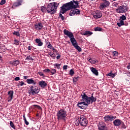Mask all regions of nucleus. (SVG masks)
<instances>
[{
    "mask_svg": "<svg viewBox=\"0 0 130 130\" xmlns=\"http://www.w3.org/2000/svg\"><path fill=\"white\" fill-rule=\"evenodd\" d=\"M79 3H80V1L73 0L70 2L63 4L60 7V13L59 15V18L61 19L62 21H63L64 20V16H63L61 14H66L68 11L73 10V9H79L80 8Z\"/></svg>",
    "mask_w": 130,
    "mask_h": 130,
    "instance_id": "f257e3e1",
    "label": "nucleus"
},
{
    "mask_svg": "<svg viewBox=\"0 0 130 130\" xmlns=\"http://www.w3.org/2000/svg\"><path fill=\"white\" fill-rule=\"evenodd\" d=\"M94 93H92L91 96H88L85 93L81 94V101L82 102L78 103L77 106L79 107L80 109H85V106L88 107L90 104H92L93 102H96L97 99L94 96Z\"/></svg>",
    "mask_w": 130,
    "mask_h": 130,
    "instance_id": "f03ea898",
    "label": "nucleus"
},
{
    "mask_svg": "<svg viewBox=\"0 0 130 130\" xmlns=\"http://www.w3.org/2000/svg\"><path fill=\"white\" fill-rule=\"evenodd\" d=\"M63 33L64 35H66L68 36V37H69V38L70 39V41L73 46H74V47H75V48L77 49L78 51L81 52V51H82V48H81V47L78 45V42H77V40H76V39H75V37H74V34L73 32L65 29L63 30Z\"/></svg>",
    "mask_w": 130,
    "mask_h": 130,
    "instance_id": "7ed1b4c3",
    "label": "nucleus"
},
{
    "mask_svg": "<svg viewBox=\"0 0 130 130\" xmlns=\"http://www.w3.org/2000/svg\"><path fill=\"white\" fill-rule=\"evenodd\" d=\"M59 5V3L56 2H53L49 4L47 7V13H49L52 15L55 14V13H56L57 7H58Z\"/></svg>",
    "mask_w": 130,
    "mask_h": 130,
    "instance_id": "20e7f679",
    "label": "nucleus"
},
{
    "mask_svg": "<svg viewBox=\"0 0 130 130\" xmlns=\"http://www.w3.org/2000/svg\"><path fill=\"white\" fill-rule=\"evenodd\" d=\"M56 116L57 119L58 120L66 121L67 120V116H68V111L64 109H61L57 111Z\"/></svg>",
    "mask_w": 130,
    "mask_h": 130,
    "instance_id": "39448f33",
    "label": "nucleus"
},
{
    "mask_svg": "<svg viewBox=\"0 0 130 130\" xmlns=\"http://www.w3.org/2000/svg\"><path fill=\"white\" fill-rule=\"evenodd\" d=\"M110 5V2L108 0H101V3L100 4L99 8L100 10L102 11L103 10H104V9L108 8Z\"/></svg>",
    "mask_w": 130,
    "mask_h": 130,
    "instance_id": "423d86ee",
    "label": "nucleus"
},
{
    "mask_svg": "<svg viewBox=\"0 0 130 130\" xmlns=\"http://www.w3.org/2000/svg\"><path fill=\"white\" fill-rule=\"evenodd\" d=\"M78 121L81 126H87L88 125V119L84 115H81L78 118Z\"/></svg>",
    "mask_w": 130,
    "mask_h": 130,
    "instance_id": "0eeeda50",
    "label": "nucleus"
},
{
    "mask_svg": "<svg viewBox=\"0 0 130 130\" xmlns=\"http://www.w3.org/2000/svg\"><path fill=\"white\" fill-rule=\"evenodd\" d=\"M39 91H40V89H39L38 87L31 85L29 86L28 93L30 95H35V94H38V93H39Z\"/></svg>",
    "mask_w": 130,
    "mask_h": 130,
    "instance_id": "6e6552de",
    "label": "nucleus"
},
{
    "mask_svg": "<svg viewBox=\"0 0 130 130\" xmlns=\"http://www.w3.org/2000/svg\"><path fill=\"white\" fill-rule=\"evenodd\" d=\"M127 11V8L126 6L122 5L121 6H119L116 9V13H118L119 14H124L126 13Z\"/></svg>",
    "mask_w": 130,
    "mask_h": 130,
    "instance_id": "1a4fd4ad",
    "label": "nucleus"
},
{
    "mask_svg": "<svg viewBox=\"0 0 130 130\" xmlns=\"http://www.w3.org/2000/svg\"><path fill=\"white\" fill-rule=\"evenodd\" d=\"M105 122H109L113 121L114 119H116V116H113L111 115H105L104 117Z\"/></svg>",
    "mask_w": 130,
    "mask_h": 130,
    "instance_id": "9d476101",
    "label": "nucleus"
},
{
    "mask_svg": "<svg viewBox=\"0 0 130 130\" xmlns=\"http://www.w3.org/2000/svg\"><path fill=\"white\" fill-rule=\"evenodd\" d=\"M99 130H107L108 128L106 126V124L104 122H100L98 125Z\"/></svg>",
    "mask_w": 130,
    "mask_h": 130,
    "instance_id": "9b49d317",
    "label": "nucleus"
},
{
    "mask_svg": "<svg viewBox=\"0 0 130 130\" xmlns=\"http://www.w3.org/2000/svg\"><path fill=\"white\" fill-rule=\"evenodd\" d=\"M93 16L95 19H99L102 17V12L99 10H96L93 12Z\"/></svg>",
    "mask_w": 130,
    "mask_h": 130,
    "instance_id": "f8f14e48",
    "label": "nucleus"
},
{
    "mask_svg": "<svg viewBox=\"0 0 130 130\" xmlns=\"http://www.w3.org/2000/svg\"><path fill=\"white\" fill-rule=\"evenodd\" d=\"M8 102H11L12 100H13V98H14V91L10 90L8 92Z\"/></svg>",
    "mask_w": 130,
    "mask_h": 130,
    "instance_id": "ddd939ff",
    "label": "nucleus"
},
{
    "mask_svg": "<svg viewBox=\"0 0 130 130\" xmlns=\"http://www.w3.org/2000/svg\"><path fill=\"white\" fill-rule=\"evenodd\" d=\"M42 28H43V24H42L41 22L36 23L35 24V29L38 30V31H40Z\"/></svg>",
    "mask_w": 130,
    "mask_h": 130,
    "instance_id": "4468645a",
    "label": "nucleus"
},
{
    "mask_svg": "<svg viewBox=\"0 0 130 130\" xmlns=\"http://www.w3.org/2000/svg\"><path fill=\"white\" fill-rule=\"evenodd\" d=\"M122 121L119 119H116L114 120L113 123L115 126H119L122 123Z\"/></svg>",
    "mask_w": 130,
    "mask_h": 130,
    "instance_id": "2eb2a0df",
    "label": "nucleus"
},
{
    "mask_svg": "<svg viewBox=\"0 0 130 130\" xmlns=\"http://www.w3.org/2000/svg\"><path fill=\"white\" fill-rule=\"evenodd\" d=\"M23 1L24 0H17V2L14 3L13 4L14 7L17 8L18 7H20V6H22Z\"/></svg>",
    "mask_w": 130,
    "mask_h": 130,
    "instance_id": "dca6fc26",
    "label": "nucleus"
},
{
    "mask_svg": "<svg viewBox=\"0 0 130 130\" xmlns=\"http://www.w3.org/2000/svg\"><path fill=\"white\" fill-rule=\"evenodd\" d=\"M39 85L41 88L44 89V88L47 86V83H46L45 81L42 80L39 82Z\"/></svg>",
    "mask_w": 130,
    "mask_h": 130,
    "instance_id": "f3484780",
    "label": "nucleus"
},
{
    "mask_svg": "<svg viewBox=\"0 0 130 130\" xmlns=\"http://www.w3.org/2000/svg\"><path fill=\"white\" fill-rule=\"evenodd\" d=\"M26 83H27V84L31 85H36V81H34V80H33V78H30V79H27L26 80Z\"/></svg>",
    "mask_w": 130,
    "mask_h": 130,
    "instance_id": "a211bd4d",
    "label": "nucleus"
},
{
    "mask_svg": "<svg viewBox=\"0 0 130 130\" xmlns=\"http://www.w3.org/2000/svg\"><path fill=\"white\" fill-rule=\"evenodd\" d=\"M90 71H91V72H92V73L93 74V75H95V76L99 75V73L98 72V70H97V69H96V68L91 67Z\"/></svg>",
    "mask_w": 130,
    "mask_h": 130,
    "instance_id": "6ab92c4d",
    "label": "nucleus"
},
{
    "mask_svg": "<svg viewBox=\"0 0 130 130\" xmlns=\"http://www.w3.org/2000/svg\"><path fill=\"white\" fill-rule=\"evenodd\" d=\"M35 42L38 44V46H42V45H43V43L41 42L40 39H36L35 40Z\"/></svg>",
    "mask_w": 130,
    "mask_h": 130,
    "instance_id": "aec40b11",
    "label": "nucleus"
},
{
    "mask_svg": "<svg viewBox=\"0 0 130 130\" xmlns=\"http://www.w3.org/2000/svg\"><path fill=\"white\" fill-rule=\"evenodd\" d=\"M10 63L11 64H12L13 67H16L18 64H20V61L18 60H16L15 61H11Z\"/></svg>",
    "mask_w": 130,
    "mask_h": 130,
    "instance_id": "412c9836",
    "label": "nucleus"
},
{
    "mask_svg": "<svg viewBox=\"0 0 130 130\" xmlns=\"http://www.w3.org/2000/svg\"><path fill=\"white\" fill-rule=\"evenodd\" d=\"M88 61H89V62H90V63L95 64V63H96V62H97V60L96 59H92L91 58H90V59H88Z\"/></svg>",
    "mask_w": 130,
    "mask_h": 130,
    "instance_id": "4be33fe9",
    "label": "nucleus"
},
{
    "mask_svg": "<svg viewBox=\"0 0 130 130\" xmlns=\"http://www.w3.org/2000/svg\"><path fill=\"white\" fill-rule=\"evenodd\" d=\"M117 26L118 27H121V26H124V21L122 20H120L119 22L117 23Z\"/></svg>",
    "mask_w": 130,
    "mask_h": 130,
    "instance_id": "5701e85b",
    "label": "nucleus"
},
{
    "mask_svg": "<svg viewBox=\"0 0 130 130\" xmlns=\"http://www.w3.org/2000/svg\"><path fill=\"white\" fill-rule=\"evenodd\" d=\"M24 85L26 86V83H24L23 81H19V83L17 84V87H23Z\"/></svg>",
    "mask_w": 130,
    "mask_h": 130,
    "instance_id": "b1692460",
    "label": "nucleus"
},
{
    "mask_svg": "<svg viewBox=\"0 0 130 130\" xmlns=\"http://www.w3.org/2000/svg\"><path fill=\"white\" fill-rule=\"evenodd\" d=\"M74 13L75 15H80L81 14V10L74 8Z\"/></svg>",
    "mask_w": 130,
    "mask_h": 130,
    "instance_id": "393cba45",
    "label": "nucleus"
},
{
    "mask_svg": "<svg viewBox=\"0 0 130 130\" xmlns=\"http://www.w3.org/2000/svg\"><path fill=\"white\" fill-rule=\"evenodd\" d=\"M41 11L43 13H46V12H47V7H45L44 6H42L41 7Z\"/></svg>",
    "mask_w": 130,
    "mask_h": 130,
    "instance_id": "a878e982",
    "label": "nucleus"
},
{
    "mask_svg": "<svg viewBox=\"0 0 130 130\" xmlns=\"http://www.w3.org/2000/svg\"><path fill=\"white\" fill-rule=\"evenodd\" d=\"M10 125L13 128V129H16V127L15 126V124L13 122V121H10Z\"/></svg>",
    "mask_w": 130,
    "mask_h": 130,
    "instance_id": "bb28decb",
    "label": "nucleus"
},
{
    "mask_svg": "<svg viewBox=\"0 0 130 130\" xmlns=\"http://www.w3.org/2000/svg\"><path fill=\"white\" fill-rule=\"evenodd\" d=\"M60 66H61V64H59L58 63H56L55 64H54V67H56L57 70H59V69H60Z\"/></svg>",
    "mask_w": 130,
    "mask_h": 130,
    "instance_id": "cd10ccee",
    "label": "nucleus"
},
{
    "mask_svg": "<svg viewBox=\"0 0 130 130\" xmlns=\"http://www.w3.org/2000/svg\"><path fill=\"white\" fill-rule=\"evenodd\" d=\"M79 78V77H74L73 79V83L76 85L77 84V82H78V79Z\"/></svg>",
    "mask_w": 130,
    "mask_h": 130,
    "instance_id": "c85d7f7f",
    "label": "nucleus"
},
{
    "mask_svg": "<svg viewBox=\"0 0 130 130\" xmlns=\"http://www.w3.org/2000/svg\"><path fill=\"white\" fill-rule=\"evenodd\" d=\"M47 45H48V48H50V49H52L53 48V47H52V45H51V44H50V42H48L47 43Z\"/></svg>",
    "mask_w": 130,
    "mask_h": 130,
    "instance_id": "c756f323",
    "label": "nucleus"
},
{
    "mask_svg": "<svg viewBox=\"0 0 130 130\" xmlns=\"http://www.w3.org/2000/svg\"><path fill=\"white\" fill-rule=\"evenodd\" d=\"M120 20L121 21H124V20H126V17L124 15H122V16L120 17Z\"/></svg>",
    "mask_w": 130,
    "mask_h": 130,
    "instance_id": "7c9ffc66",
    "label": "nucleus"
},
{
    "mask_svg": "<svg viewBox=\"0 0 130 130\" xmlns=\"http://www.w3.org/2000/svg\"><path fill=\"white\" fill-rule=\"evenodd\" d=\"M49 55H50V56L52 57L53 59H55V55L52 52H50V53H49Z\"/></svg>",
    "mask_w": 130,
    "mask_h": 130,
    "instance_id": "2f4dec72",
    "label": "nucleus"
},
{
    "mask_svg": "<svg viewBox=\"0 0 130 130\" xmlns=\"http://www.w3.org/2000/svg\"><path fill=\"white\" fill-rule=\"evenodd\" d=\"M93 34V32L90 31H86L84 34L83 35H92Z\"/></svg>",
    "mask_w": 130,
    "mask_h": 130,
    "instance_id": "473e14b6",
    "label": "nucleus"
},
{
    "mask_svg": "<svg viewBox=\"0 0 130 130\" xmlns=\"http://www.w3.org/2000/svg\"><path fill=\"white\" fill-rule=\"evenodd\" d=\"M25 60H34V59L29 55L26 57Z\"/></svg>",
    "mask_w": 130,
    "mask_h": 130,
    "instance_id": "72a5a7b5",
    "label": "nucleus"
},
{
    "mask_svg": "<svg viewBox=\"0 0 130 130\" xmlns=\"http://www.w3.org/2000/svg\"><path fill=\"white\" fill-rule=\"evenodd\" d=\"M75 10H71L69 13V16H75Z\"/></svg>",
    "mask_w": 130,
    "mask_h": 130,
    "instance_id": "f704fd0d",
    "label": "nucleus"
},
{
    "mask_svg": "<svg viewBox=\"0 0 130 130\" xmlns=\"http://www.w3.org/2000/svg\"><path fill=\"white\" fill-rule=\"evenodd\" d=\"M94 30L101 31H102V28L100 27H96L94 28Z\"/></svg>",
    "mask_w": 130,
    "mask_h": 130,
    "instance_id": "c9c22d12",
    "label": "nucleus"
},
{
    "mask_svg": "<svg viewBox=\"0 0 130 130\" xmlns=\"http://www.w3.org/2000/svg\"><path fill=\"white\" fill-rule=\"evenodd\" d=\"M14 44L15 45H19L20 44V41H19L17 39H15L14 40Z\"/></svg>",
    "mask_w": 130,
    "mask_h": 130,
    "instance_id": "e433bc0d",
    "label": "nucleus"
},
{
    "mask_svg": "<svg viewBox=\"0 0 130 130\" xmlns=\"http://www.w3.org/2000/svg\"><path fill=\"white\" fill-rule=\"evenodd\" d=\"M108 76L111 77L112 78H114V77H115V74L110 72L109 74H108Z\"/></svg>",
    "mask_w": 130,
    "mask_h": 130,
    "instance_id": "4c0bfd02",
    "label": "nucleus"
},
{
    "mask_svg": "<svg viewBox=\"0 0 130 130\" xmlns=\"http://www.w3.org/2000/svg\"><path fill=\"white\" fill-rule=\"evenodd\" d=\"M13 35H16V36H18V37H20V32H19V31H14L13 32Z\"/></svg>",
    "mask_w": 130,
    "mask_h": 130,
    "instance_id": "58836bf2",
    "label": "nucleus"
},
{
    "mask_svg": "<svg viewBox=\"0 0 130 130\" xmlns=\"http://www.w3.org/2000/svg\"><path fill=\"white\" fill-rule=\"evenodd\" d=\"M113 56H118V52L116 51H114L113 52Z\"/></svg>",
    "mask_w": 130,
    "mask_h": 130,
    "instance_id": "ea45409f",
    "label": "nucleus"
},
{
    "mask_svg": "<svg viewBox=\"0 0 130 130\" xmlns=\"http://www.w3.org/2000/svg\"><path fill=\"white\" fill-rule=\"evenodd\" d=\"M50 72L52 75H54V74L56 73V70L52 69V70H50Z\"/></svg>",
    "mask_w": 130,
    "mask_h": 130,
    "instance_id": "a19ab883",
    "label": "nucleus"
},
{
    "mask_svg": "<svg viewBox=\"0 0 130 130\" xmlns=\"http://www.w3.org/2000/svg\"><path fill=\"white\" fill-rule=\"evenodd\" d=\"M75 125L76 126H79L80 123L79 122V118H78L75 121Z\"/></svg>",
    "mask_w": 130,
    "mask_h": 130,
    "instance_id": "79ce46f5",
    "label": "nucleus"
},
{
    "mask_svg": "<svg viewBox=\"0 0 130 130\" xmlns=\"http://www.w3.org/2000/svg\"><path fill=\"white\" fill-rule=\"evenodd\" d=\"M75 74V72H74V70H73V69H71L70 71V75L71 76H74Z\"/></svg>",
    "mask_w": 130,
    "mask_h": 130,
    "instance_id": "37998d69",
    "label": "nucleus"
},
{
    "mask_svg": "<svg viewBox=\"0 0 130 130\" xmlns=\"http://www.w3.org/2000/svg\"><path fill=\"white\" fill-rule=\"evenodd\" d=\"M6 4V0H2L0 2V5L1 6H3V5H5Z\"/></svg>",
    "mask_w": 130,
    "mask_h": 130,
    "instance_id": "c03bdc74",
    "label": "nucleus"
},
{
    "mask_svg": "<svg viewBox=\"0 0 130 130\" xmlns=\"http://www.w3.org/2000/svg\"><path fill=\"white\" fill-rule=\"evenodd\" d=\"M44 73H49V72H50V70L49 69H46L44 70Z\"/></svg>",
    "mask_w": 130,
    "mask_h": 130,
    "instance_id": "a18cd8bd",
    "label": "nucleus"
},
{
    "mask_svg": "<svg viewBox=\"0 0 130 130\" xmlns=\"http://www.w3.org/2000/svg\"><path fill=\"white\" fill-rule=\"evenodd\" d=\"M38 74L39 75H40V76H41V77H44V74H43V73L41 72H39Z\"/></svg>",
    "mask_w": 130,
    "mask_h": 130,
    "instance_id": "49530a36",
    "label": "nucleus"
},
{
    "mask_svg": "<svg viewBox=\"0 0 130 130\" xmlns=\"http://www.w3.org/2000/svg\"><path fill=\"white\" fill-rule=\"evenodd\" d=\"M24 122L26 125H29V122L27 121V119H24Z\"/></svg>",
    "mask_w": 130,
    "mask_h": 130,
    "instance_id": "de8ad7c7",
    "label": "nucleus"
},
{
    "mask_svg": "<svg viewBox=\"0 0 130 130\" xmlns=\"http://www.w3.org/2000/svg\"><path fill=\"white\" fill-rule=\"evenodd\" d=\"M122 128H126V126L124 124V123L122 122Z\"/></svg>",
    "mask_w": 130,
    "mask_h": 130,
    "instance_id": "09e8293b",
    "label": "nucleus"
},
{
    "mask_svg": "<svg viewBox=\"0 0 130 130\" xmlns=\"http://www.w3.org/2000/svg\"><path fill=\"white\" fill-rule=\"evenodd\" d=\"M57 56H56V59H59L60 58V54H59V53H57Z\"/></svg>",
    "mask_w": 130,
    "mask_h": 130,
    "instance_id": "8fccbe9b",
    "label": "nucleus"
},
{
    "mask_svg": "<svg viewBox=\"0 0 130 130\" xmlns=\"http://www.w3.org/2000/svg\"><path fill=\"white\" fill-rule=\"evenodd\" d=\"M52 50H53V52H56V53H57V52H58V51H57V50H56L54 48H52Z\"/></svg>",
    "mask_w": 130,
    "mask_h": 130,
    "instance_id": "3c124183",
    "label": "nucleus"
},
{
    "mask_svg": "<svg viewBox=\"0 0 130 130\" xmlns=\"http://www.w3.org/2000/svg\"><path fill=\"white\" fill-rule=\"evenodd\" d=\"M15 81H20V77H16L15 78Z\"/></svg>",
    "mask_w": 130,
    "mask_h": 130,
    "instance_id": "603ef678",
    "label": "nucleus"
},
{
    "mask_svg": "<svg viewBox=\"0 0 130 130\" xmlns=\"http://www.w3.org/2000/svg\"><path fill=\"white\" fill-rule=\"evenodd\" d=\"M63 70H68V65H64V66L63 67Z\"/></svg>",
    "mask_w": 130,
    "mask_h": 130,
    "instance_id": "864d4df0",
    "label": "nucleus"
},
{
    "mask_svg": "<svg viewBox=\"0 0 130 130\" xmlns=\"http://www.w3.org/2000/svg\"><path fill=\"white\" fill-rule=\"evenodd\" d=\"M23 79H24V80H27V79H28V76H23Z\"/></svg>",
    "mask_w": 130,
    "mask_h": 130,
    "instance_id": "5fc2aeb1",
    "label": "nucleus"
},
{
    "mask_svg": "<svg viewBox=\"0 0 130 130\" xmlns=\"http://www.w3.org/2000/svg\"><path fill=\"white\" fill-rule=\"evenodd\" d=\"M127 69H128V70H130V63H129L128 66L127 67Z\"/></svg>",
    "mask_w": 130,
    "mask_h": 130,
    "instance_id": "6e6d98bb",
    "label": "nucleus"
},
{
    "mask_svg": "<svg viewBox=\"0 0 130 130\" xmlns=\"http://www.w3.org/2000/svg\"><path fill=\"white\" fill-rule=\"evenodd\" d=\"M28 50H31V46H29L28 47Z\"/></svg>",
    "mask_w": 130,
    "mask_h": 130,
    "instance_id": "4d7b16f0",
    "label": "nucleus"
},
{
    "mask_svg": "<svg viewBox=\"0 0 130 130\" xmlns=\"http://www.w3.org/2000/svg\"><path fill=\"white\" fill-rule=\"evenodd\" d=\"M23 117L24 118V120H25V119H26V117H25V115H23Z\"/></svg>",
    "mask_w": 130,
    "mask_h": 130,
    "instance_id": "13d9d810",
    "label": "nucleus"
},
{
    "mask_svg": "<svg viewBox=\"0 0 130 130\" xmlns=\"http://www.w3.org/2000/svg\"><path fill=\"white\" fill-rule=\"evenodd\" d=\"M128 25V23H124V25H125V26H127Z\"/></svg>",
    "mask_w": 130,
    "mask_h": 130,
    "instance_id": "bf43d9fd",
    "label": "nucleus"
},
{
    "mask_svg": "<svg viewBox=\"0 0 130 130\" xmlns=\"http://www.w3.org/2000/svg\"><path fill=\"white\" fill-rule=\"evenodd\" d=\"M127 75H130V72H128V73H127Z\"/></svg>",
    "mask_w": 130,
    "mask_h": 130,
    "instance_id": "052dcab7",
    "label": "nucleus"
},
{
    "mask_svg": "<svg viewBox=\"0 0 130 130\" xmlns=\"http://www.w3.org/2000/svg\"><path fill=\"white\" fill-rule=\"evenodd\" d=\"M35 106H38V107H39V108H40V106H37V105H35Z\"/></svg>",
    "mask_w": 130,
    "mask_h": 130,
    "instance_id": "680f3d73",
    "label": "nucleus"
},
{
    "mask_svg": "<svg viewBox=\"0 0 130 130\" xmlns=\"http://www.w3.org/2000/svg\"><path fill=\"white\" fill-rule=\"evenodd\" d=\"M2 56H0V59H2Z\"/></svg>",
    "mask_w": 130,
    "mask_h": 130,
    "instance_id": "e2e57ef3",
    "label": "nucleus"
},
{
    "mask_svg": "<svg viewBox=\"0 0 130 130\" xmlns=\"http://www.w3.org/2000/svg\"><path fill=\"white\" fill-rule=\"evenodd\" d=\"M0 49H2V47H1V46H0Z\"/></svg>",
    "mask_w": 130,
    "mask_h": 130,
    "instance_id": "0e129e2a",
    "label": "nucleus"
},
{
    "mask_svg": "<svg viewBox=\"0 0 130 130\" xmlns=\"http://www.w3.org/2000/svg\"><path fill=\"white\" fill-rule=\"evenodd\" d=\"M38 115H39V114H37V116H38Z\"/></svg>",
    "mask_w": 130,
    "mask_h": 130,
    "instance_id": "69168bd1",
    "label": "nucleus"
},
{
    "mask_svg": "<svg viewBox=\"0 0 130 130\" xmlns=\"http://www.w3.org/2000/svg\"><path fill=\"white\" fill-rule=\"evenodd\" d=\"M41 126H40V127H39V129H40Z\"/></svg>",
    "mask_w": 130,
    "mask_h": 130,
    "instance_id": "338daca9",
    "label": "nucleus"
},
{
    "mask_svg": "<svg viewBox=\"0 0 130 130\" xmlns=\"http://www.w3.org/2000/svg\"><path fill=\"white\" fill-rule=\"evenodd\" d=\"M70 42H68V43H70Z\"/></svg>",
    "mask_w": 130,
    "mask_h": 130,
    "instance_id": "774afa93",
    "label": "nucleus"
}]
</instances>
